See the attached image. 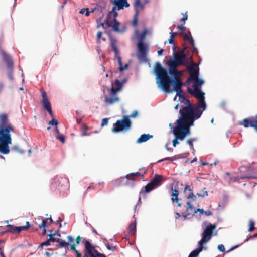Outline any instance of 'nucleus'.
Listing matches in <instances>:
<instances>
[{
	"label": "nucleus",
	"mask_w": 257,
	"mask_h": 257,
	"mask_svg": "<svg viewBox=\"0 0 257 257\" xmlns=\"http://www.w3.org/2000/svg\"><path fill=\"white\" fill-rule=\"evenodd\" d=\"M13 128L8 125V116L6 114L0 115V152L8 154L10 152L9 145L12 143L10 132Z\"/></svg>",
	"instance_id": "obj_1"
},
{
	"label": "nucleus",
	"mask_w": 257,
	"mask_h": 257,
	"mask_svg": "<svg viewBox=\"0 0 257 257\" xmlns=\"http://www.w3.org/2000/svg\"><path fill=\"white\" fill-rule=\"evenodd\" d=\"M197 99V104L196 106L192 105V107H184L180 109L179 112L188 116H191L194 119H199L203 112L206 109V104L205 101V93H190Z\"/></svg>",
	"instance_id": "obj_2"
},
{
	"label": "nucleus",
	"mask_w": 257,
	"mask_h": 257,
	"mask_svg": "<svg viewBox=\"0 0 257 257\" xmlns=\"http://www.w3.org/2000/svg\"><path fill=\"white\" fill-rule=\"evenodd\" d=\"M154 72L156 75V83L158 87L165 93L170 91V84H172V79L167 76V70L164 69L159 62L155 63Z\"/></svg>",
	"instance_id": "obj_3"
},
{
	"label": "nucleus",
	"mask_w": 257,
	"mask_h": 257,
	"mask_svg": "<svg viewBox=\"0 0 257 257\" xmlns=\"http://www.w3.org/2000/svg\"><path fill=\"white\" fill-rule=\"evenodd\" d=\"M196 119L191 116H188L180 113V116L176 121V125L174 127L180 136L184 139L185 137L190 135V127L193 125L194 121Z\"/></svg>",
	"instance_id": "obj_4"
},
{
	"label": "nucleus",
	"mask_w": 257,
	"mask_h": 257,
	"mask_svg": "<svg viewBox=\"0 0 257 257\" xmlns=\"http://www.w3.org/2000/svg\"><path fill=\"white\" fill-rule=\"evenodd\" d=\"M135 32L139 39L137 45L138 52L137 54V57L141 63L147 62L149 67H151L149 60L147 58V54L149 50L148 47L143 43V40L147 34V30L146 29L144 30L140 34H139L138 30H136Z\"/></svg>",
	"instance_id": "obj_5"
},
{
	"label": "nucleus",
	"mask_w": 257,
	"mask_h": 257,
	"mask_svg": "<svg viewBox=\"0 0 257 257\" xmlns=\"http://www.w3.org/2000/svg\"><path fill=\"white\" fill-rule=\"evenodd\" d=\"M131 127V122L127 115L124 116L122 119L118 120L113 124L112 132L115 133L120 132H126Z\"/></svg>",
	"instance_id": "obj_6"
},
{
	"label": "nucleus",
	"mask_w": 257,
	"mask_h": 257,
	"mask_svg": "<svg viewBox=\"0 0 257 257\" xmlns=\"http://www.w3.org/2000/svg\"><path fill=\"white\" fill-rule=\"evenodd\" d=\"M142 176L143 175L141 174L139 172L131 173L126 175L125 177H121L113 181V184L115 186H119L123 184V181L126 179L125 184L129 185L131 187L134 186V181L135 180V177Z\"/></svg>",
	"instance_id": "obj_7"
},
{
	"label": "nucleus",
	"mask_w": 257,
	"mask_h": 257,
	"mask_svg": "<svg viewBox=\"0 0 257 257\" xmlns=\"http://www.w3.org/2000/svg\"><path fill=\"white\" fill-rule=\"evenodd\" d=\"M111 47L115 54L114 58L117 60L118 64L119 65V70L120 72H122L123 70H126L128 68V64H125L124 66L122 65L121 57L119 54V50L117 47L116 41L115 40H111Z\"/></svg>",
	"instance_id": "obj_8"
},
{
	"label": "nucleus",
	"mask_w": 257,
	"mask_h": 257,
	"mask_svg": "<svg viewBox=\"0 0 257 257\" xmlns=\"http://www.w3.org/2000/svg\"><path fill=\"white\" fill-rule=\"evenodd\" d=\"M216 228V225L209 224L204 229L201 235V239L198 242V244H203L208 242L211 238L213 231Z\"/></svg>",
	"instance_id": "obj_9"
},
{
	"label": "nucleus",
	"mask_w": 257,
	"mask_h": 257,
	"mask_svg": "<svg viewBox=\"0 0 257 257\" xmlns=\"http://www.w3.org/2000/svg\"><path fill=\"white\" fill-rule=\"evenodd\" d=\"M162 179V176L155 174L154 177L145 187V192H149L159 186Z\"/></svg>",
	"instance_id": "obj_10"
},
{
	"label": "nucleus",
	"mask_w": 257,
	"mask_h": 257,
	"mask_svg": "<svg viewBox=\"0 0 257 257\" xmlns=\"http://www.w3.org/2000/svg\"><path fill=\"white\" fill-rule=\"evenodd\" d=\"M85 248L86 252L91 257H106L103 254L98 252L88 240L85 241Z\"/></svg>",
	"instance_id": "obj_11"
},
{
	"label": "nucleus",
	"mask_w": 257,
	"mask_h": 257,
	"mask_svg": "<svg viewBox=\"0 0 257 257\" xmlns=\"http://www.w3.org/2000/svg\"><path fill=\"white\" fill-rule=\"evenodd\" d=\"M104 98L105 102L107 105H111L119 101V97L117 96L116 92H115L114 88L112 84L110 89V95L107 96L104 95Z\"/></svg>",
	"instance_id": "obj_12"
},
{
	"label": "nucleus",
	"mask_w": 257,
	"mask_h": 257,
	"mask_svg": "<svg viewBox=\"0 0 257 257\" xmlns=\"http://www.w3.org/2000/svg\"><path fill=\"white\" fill-rule=\"evenodd\" d=\"M190 77L188 79L187 81L189 82L190 80H195L199 77V68L198 64L195 63L191 64L189 67Z\"/></svg>",
	"instance_id": "obj_13"
},
{
	"label": "nucleus",
	"mask_w": 257,
	"mask_h": 257,
	"mask_svg": "<svg viewBox=\"0 0 257 257\" xmlns=\"http://www.w3.org/2000/svg\"><path fill=\"white\" fill-rule=\"evenodd\" d=\"M190 81H194L197 82V84H194L192 85L193 90L190 88H188L187 91L189 93H204L201 90V86L204 83V81L202 79H199V77H197V79L195 80H190Z\"/></svg>",
	"instance_id": "obj_14"
},
{
	"label": "nucleus",
	"mask_w": 257,
	"mask_h": 257,
	"mask_svg": "<svg viewBox=\"0 0 257 257\" xmlns=\"http://www.w3.org/2000/svg\"><path fill=\"white\" fill-rule=\"evenodd\" d=\"M172 84L173 85L174 91L176 92V96L174 99L175 100L177 95L183 93L181 87L184 85V83L181 81L180 78H176L175 79H172Z\"/></svg>",
	"instance_id": "obj_15"
},
{
	"label": "nucleus",
	"mask_w": 257,
	"mask_h": 257,
	"mask_svg": "<svg viewBox=\"0 0 257 257\" xmlns=\"http://www.w3.org/2000/svg\"><path fill=\"white\" fill-rule=\"evenodd\" d=\"M102 25L103 26L107 25L109 27H112L114 31L119 33H122L124 31V30H120L119 29L120 23L117 21L116 19H113V22L107 19L105 21L104 23L102 24Z\"/></svg>",
	"instance_id": "obj_16"
},
{
	"label": "nucleus",
	"mask_w": 257,
	"mask_h": 257,
	"mask_svg": "<svg viewBox=\"0 0 257 257\" xmlns=\"http://www.w3.org/2000/svg\"><path fill=\"white\" fill-rule=\"evenodd\" d=\"M110 2L114 6L112 8V11L114 10L119 11L124 8V7H128L130 4L127 0H110Z\"/></svg>",
	"instance_id": "obj_17"
},
{
	"label": "nucleus",
	"mask_w": 257,
	"mask_h": 257,
	"mask_svg": "<svg viewBox=\"0 0 257 257\" xmlns=\"http://www.w3.org/2000/svg\"><path fill=\"white\" fill-rule=\"evenodd\" d=\"M167 64L168 66H172L176 68L180 65L187 66V62L181 61V60L179 59L176 56H174L173 59L168 61Z\"/></svg>",
	"instance_id": "obj_18"
},
{
	"label": "nucleus",
	"mask_w": 257,
	"mask_h": 257,
	"mask_svg": "<svg viewBox=\"0 0 257 257\" xmlns=\"http://www.w3.org/2000/svg\"><path fill=\"white\" fill-rule=\"evenodd\" d=\"M68 183V180L65 178H63L60 176H56L54 177L51 181V184L55 186L67 185Z\"/></svg>",
	"instance_id": "obj_19"
},
{
	"label": "nucleus",
	"mask_w": 257,
	"mask_h": 257,
	"mask_svg": "<svg viewBox=\"0 0 257 257\" xmlns=\"http://www.w3.org/2000/svg\"><path fill=\"white\" fill-rule=\"evenodd\" d=\"M169 74L173 77L172 79H175L176 78H179L180 75L182 74L181 71H179L177 69V68H174L172 66H168Z\"/></svg>",
	"instance_id": "obj_20"
},
{
	"label": "nucleus",
	"mask_w": 257,
	"mask_h": 257,
	"mask_svg": "<svg viewBox=\"0 0 257 257\" xmlns=\"http://www.w3.org/2000/svg\"><path fill=\"white\" fill-rule=\"evenodd\" d=\"M145 5L140 0H135L134 7L136 15H139V12L144 9Z\"/></svg>",
	"instance_id": "obj_21"
},
{
	"label": "nucleus",
	"mask_w": 257,
	"mask_h": 257,
	"mask_svg": "<svg viewBox=\"0 0 257 257\" xmlns=\"http://www.w3.org/2000/svg\"><path fill=\"white\" fill-rule=\"evenodd\" d=\"M42 103L44 109L47 110L51 108V104L47 98L46 93L44 91H42Z\"/></svg>",
	"instance_id": "obj_22"
},
{
	"label": "nucleus",
	"mask_w": 257,
	"mask_h": 257,
	"mask_svg": "<svg viewBox=\"0 0 257 257\" xmlns=\"http://www.w3.org/2000/svg\"><path fill=\"white\" fill-rule=\"evenodd\" d=\"M186 49V47L184 48V50L174 52L173 53V56H176L179 59L181 60V61L186 62L185 60L186 58V54L184 52Z\"/></svg>",
	"instance_id": "obj_23"
},
{
	"label": "nucleus",
	"mask_w": 257,
	"mask_h": 257,
	"mask_svg": "<svg viewBox=\"0 0 257 257\" xmlns=\"http://www.w3.org/2000/svg\"><path fill=\"white\" fill-rule=\"evenodd\" d=\"M172 133L175 136V138L172 140V144L173 147H175L179 143L178 140L182 141L183 139L180 136L178 132L176 131V130L173 128Z\"/></svg>",
	"instance_id": "obj_24"
},
{
	"label": "nucleus",
	"mask_w": 257,
	"mask_h": 257,
	"mask_svg": "<svg viewBox=\"0 0 257 257\" xmlns=\"http://www.w3.org/2000/svg\"><path fill=\"white\" fill-rule=\"evenodd\" d=\"M8 231L12 232L13 233L14 232H18L19 233L21 232L22 230L27 229V227H23V226H20V227H17V226H14L11 225H8Z\"/></svg>",
	"instance_id": "obj_25"
},
{
	"label": "nucleus",
	"mask_w": 257,
	"mask_h": 257,
	"mask_svg": "<svg viewBox=\"0 0 257 257\" xmlns=\"http://www.w3.org/2000/svg\"><path fill=\"white\" fill-rule=\"evenodd\" d=\"M179 97V100L181 103H184L186 106L185 107H192V104L190 102V100L187 98H186L182 94H180L179 95H177Z\"/></svg>",
	"instance_id": "obj_26"
},
{
	"label": "nucleus",
	"mask_w": 257,
	"mask_h": 257,
	"mask_svg": "<svg viewBox=\"0 0 257 257\" xmlns=\"http://www.w3.org/2000/svg\"><path fill=\"white\" fill-rule=\"evenodd\" d=\"M199 246L190 252L188 257H198L200 252L202 251L203 244H198Z\"/></svg>",
	"instance_id": "obj_27"
},
{
	"label": "nucleus",
	"mask_w": 257,
	"mask_h": 257,
	"mask_svg": "<svg viewBox=\"0 0 257 257\" xmlns=\"http://www.w3.org/2000/svg\"><path fill=\"white\" fill-rule=\"evenodd\" d=\"M153 137L152 135H151L150 134H143L141 135V136L137 140L136 142L137 143H141L143 142H145L150 139L152 138Z\"/></svg>",
	"instance_id": "obj_28"
},
{
	"label": "nucleus",
	"mask_w": 257,
	"mask_h": 257,
	"mask_svg": "<svg viewBox=\"0 0 257 257\" xmlns=\"http://www.w3.org/2000/svg\"><path fill=\"white\" fill-rule=\"evenodd\" d=\"M257 121H249L247 119H244L243 120V126L245 127H248L249 126L255 128L256 131V125L257 123H256Z\"/></svg>",
	"instance_id": "obj_29"
},
{
	"label": "nucleus",
	"mask_w": 257,
	"mask_h": 257,
	"mask_svg": "<svg viewBox=\"0 0 257 257\" xmlns=\"http://www.w3.org/2000/svg\"><path fill=\"white\" fill-rule=\"evenodd\" d=\"M186 204L188 205V207L186 208V211L188 213H190V214L193 215L195 213H194V211L196 210L193 205L191 204L190 201H187Z\"/></svg>",
	"instance_id": "obj_30"
},
{
	"label": "nucleus",
	"mask_w": 257,
	"mask_h": 257,
	"mask_svg": "<svg viewBox=\"0 0 257 257\" xmlns=\"http://www.w3.org/2000/svg\"><path fill=\"white\" fill-rule=\"evenodd\" d=\"M47 227V219H42V223L39 225L40 228L43 229V232H42V235H45L46 233V227Z\"/></svg>",
	"instance_id": "obj_31"
},
{
	"label": "nucleus",
	"mask_w": 257,
	"mask_h": 257,
	"mask_svg": "<svg viewBox=\"0 0 257 257\" xmlns=\"http://www.w3.org/2000/svg\"><path fill=\"white\" fill-rule=\"evenodd\" d=\"M56 242L58 243V247L60 248L68 246L69 242H66L61 239H58Z\"/></svg>",
	"instance_id": "obj_32"
},
{
	"label": "nucleus",
	"mask_w": 257,
	"mask_h": 257,
	"mask_svg": "<svg viewBox=\"0 0 257 257\" xmlns=\"http://www.w3.org/2000/svg\"><path fill=\"white\" fill-rule=\"evenodd\" d=\"M114 85L116 87V88H114L115 92L116 93L120 91L123 87L122 83H121V82L118 80H116L115 81Z\"/></svg>",
	"instance_id": "obj_33"
},
{
	"label": "nucleus",
	"mask_w": 257,
	"mask_h": 257,
	"mask_svg": "<svg viewBox=\"0 0 257 257\" xmlns=\"http://www.w3.org/2000/svg\"><path fill=\"white\" fill-rule=\"evenodd\" d=\"M189 35L188 34H185L184 35V38L186 40L189 41V44H193V42H194L192 37L191 36V33L189 31Z\"/></svg>",
	"instance_id": "obj_34"
},
{
	"label": "nucleus",
	"mask_w": 257,
	"mask_h": 257,
	"mask_svg": "<svg viewBox=\"0 0 257 257\" xmlns=\"http://www.w3.org/2000/svg\"><path fill=\"white\" fill-rule=\"evenodd\" d=\"M128 229L130 232L131 233L134 232L136 230V222H132L128 226Z\"/></svg>",
	"instance_id": "obj_35"
},
{
	"label": "nucleus",
	"mask_w": 257,
	"mask_h": 257,
	"mask_svg": "<svg viewBox=\"0 0 257 257\" xmlns=\"http://www.w3.org/2000/svg\"><path fill=\"white\" fill-rule=\"evenodd\" d=\"M249 170L253 171L257 174V163H253L252 166L249 167Z\"/></svg>",
	"instance_id": "obj_36"
},
{
	"label": "nucleus",
	"mask_w": 257,
	"mask_h": 257,
	"mask_svg": "<svg viewBox=\"0 0 257 257\" xmlns=\"http://www.w3.org/2000/svg\"><path fill=\"white\" fill-rule=\"evenodd\" d=\"M254 222L252 220H249V228L248 231L249 232L252 231L254 229Z\"/></svg>",
	"instance_id": "obj_37"
},
{
	"label": "nucleus",
	"mask_w": 257,
	"mask_h": 257,
	"mask_svg": "<svg viewBox=\"0 0 257 257\" xmlns=\"http://www.w3.org/2000/svg\"><path fill=\"white\" fill-rule=\"evenodd\" d=\"M170 34H171V36L169 39V43L170 44H172L174 45V38L175 34L172 32V31H171L170 32Z\"/></svg>",
	"instance_id": "obj_38"
},
{
	"label": "nucleus",
	"mask_w": 257,
	"mask_h": 257,
	"mask_svg": "<svg viewBox=\"0 0 257 257\" xmlns=\"http://www.w3.org/2000/svg\"><path fill=\"white\" fill-rule=\"evenodd\" d=\"M56 138L60 141L62 143H64L65 142V137L63 135H57L56 136Z\"/></svg>",
	"instance_id": "obj_39"
},
{
	"label": "nucleus",
	"mask_w": 257,
	"mask_h": 257,
	"mask_svg": "<svg viewBox=\"0 0 257 257\" xmlns=\"http://www.w3.org/2000/svg\"><path fill=\"white\" fill-rule=\"evenodd\" d=\"M105 246L106 247V248L108 249V250H111V251H114L116 250V247L114 246H113V245H111L108 243H106L105 244Z\"/></svg>",
	"instance_id": "obj_40"
},
{
	"label": "nucleus",
	"mask_w": 257,
	"mask_h": 257,
	"mask_svg": "<svg viewBox=\"0 0 257 257\" xmlns=\"http://www.w3.org/2000/svg\"><path fill=\"white\" fill-rule=\"evenodd\" d=\"M138 16V15H136V14H135L134 15V19L132 22V25L134 26H136L137 25Z\"/></svg>",
	"instance_id": "obj_41"
},
{
	"label": "nucleus",
	"mask_w": 257,
	"mask_h": 257,
	"mask_svg": "<svg viewBox=\"0 0 257 257\" xmlns=\"http://www.w3.org/2000/svg\"><path fill=\"white\" fill-rule=\"evenodd\" d=\"M187 144H188L190 146V148L192 150H194V146L193 142L190 140V139H188L186 141Z\"/></svg>",
	"instance_id": "obj_42"
},
{
	"label": "nucleus",
	"mask_w": 257,
	"mask_h": 257,
	"mask_svg": "<svg viewBox=\"0 0 257 257\" xmlns=\"http://www.w3.org/2000/svg\"><path fill=\"white\" fill-rule=\"evenodd\" d=\"M48 236H49V240H50V241H52L53 242L56 241L55 238V236H56V234H50L48 235Z\"/></svg>",
	"instance_id": "obj_43"
},
{
	"label": "nucleus",
	"mask_w": 257,
	"mask_h": 257,
	"mask_svg": "<svg viewBox=\"0 0 257 257\" xmlns=\"http://www.w3.org/2000/svg\"><path fill=\"white\" fill-rule=\"evenodd\" d=\"M196 195L198 197H203L204 196H208V192L206 190H203V194H201L200 193H197Z\"/></svg>",
	"instance_id": "obj_44"
},
{
	"label": "nucleus",
	"mask_w": 257,
	"mask_h": 257,
	"mask_svg": "<svg viewBox=\"0 0 257 257\" xmlns=\"http://www.w3.org/2000/svg\"><path fill=\"white\" fill-rule=\"evenodd\" d=\"M48 123L49 125L56 126L58 124V122L57 120H55V119L53 118L51 120H50L49 122Z\"/></svg>",
	"instance_id": "obj_45"
},
{
	"label": "nucleus",
	"mask_w": 257,
	"mask_h": 257,
	"mask_svg": "<svg viewBox=\"0 0 257 257\" xmlns=\"http://www.w3.org/2000/svg\"><path fill=\"white\" fill-rule=\"evenodd\" d=\"M68 247V248H70L71 250L74 251V252H75L76 250H77L76 249V245L74 244H69V245Z\"/></svg>",
	"instance_id": "obj_46"
},
{
	"label": "nucleus",
	"mask_w": 257,
	"mask_h": 257,
	"mask_svg": "<svg viewBox=\"0 0 257 257\" xmlns=\"http://www.w3.org/2000/svg\"><path fill=\"white\" fill-rule=\"evenodd\" d=\"M13 149L16 150L17 151H18L20 154H23L24 153V151L22 150V149H20L18 146H15L13 147Z\"/></svg>",
	"instance_id": "obj_47"
},
{
	"label": "nucleus",
	"mask_w": 257,
	"mask_h": 257,
	"mask_svg": "<svg viewBox=\"0 0 257 257\" xmlns=\"http://www.w3.org/2000/svg\"><path fill=\"white\" fill-rule=\"evenodd\" d=\"M178 193H172L171 196L175 197V198H173L172 199L173 202H174L175 201H176V202L178 201Z\"/></svg>",
	"instance_id": "obj_48"
},
{
	"label": "nucleus",
	"mask_w": 257,
	"mask_h": 257,
	"mask_svg": "<svg viewBox=\"0 0 257 257\" xmlns=\"http://www.w3.org/2000/svg\"><path fill=\"white\" fill-rule=\"evenodd\" d=\"M108 118H103L102 120V122H101V125L102 126H103L104 125H106L108 124Z\"/></svg>",
	"instance_id": "obj_49"
},
{
	"label": "nucleus",
	"mask_w": 257,
	"mask_h": 257,
	"mask_svg": "<svg viewBox=\"0 0 257 257\" xmlns=\"http://www.w3.org/2000/svg\"><path fill=\"white\" fill-rule=\"evenodd\" d=\"M50 245V240L48 239L41 244V246L42 247L44 246H49Z\"/></svg>",
	"instance_id": "obj_50"
},
{
	"label": "nucleus",
	"mask_w": 257,
	"mask_h": 257,
	"mask_svg": "<svg viewBox=\"0 0 257 257\" xmlns=\"http://www.w3.org/2000/svg\"><path fill=\"white\" fill-rule=\"evenodd\" d=\"M218 249L221 252L225 251V248L223 244H219L217 246Z\"/></svg>",
	"instance_id": "obj_51"
},
{
	"label": "nucleus",
	"mask_w": 257,
	"mask_h": 257,
	"mask_svg": "<svg viewBox=\"0 0 257 257\" xmlns=\"http://www.w3.org/2000/svg\"><path fill=\"white\" fill-rule=\"evenodd\" d=\"M138 113L137 112V111L136 110H134L132 113L131 114L128 116H129V118L130 117H131V118H135V117H136L137 116H138Z\"/></svg>",
	"instance_id": "obj_52"
},
{
	"label": "nucleus",
	"mask_w": 257,
	"mask_h": 257,
	"mask_svg": "<svg viewBox=\"0 0 257 257\" xmlns=\"http://www.w3.org/2000/svg\"><path fill=\"white\" fill-rule=\"evenodd\" d=\"M185 23H184L183 24H182L181 25H178L177 26V28L180 30V31H181L182 32L184 31L186 29V27H184L183 25H184Z\"/></svg>",
	"instance_id": "obj_53"
},
{
	"label": "nucleus",
	"mask_w": 257,
	"mask_h": 257,
	"mask_svg": "<svg viewBox=\"0 0 257 257\" xmlns=\"http://www.w3.org/2000/svg\"><path fill=\"white\" fill-rule=\"evenodd\" d=\"M182 216L183 217V220H185L187 218V216L190 215V213H188L186 211V212H183L182 213Z\"/></svg>",
	"instance_id": "obj_54"
},
{
	"label": "nucleus",
	"mask_w": 257,
	"mask_h": 257,
	"mask_svg": "<svg viewBox=\"0 0 257 257\" xmlns=\"http://www.w3.org/2000/svg\"><path fill=\"white\" fill-rule=\"evenodd\" d=\"M190 45L192 46V47L193 48V53H198V49L195 46L194 42H193V44H190Z\"/></svg>",
	"instance_id": "obj_55"
},
{
	"label": "nucleus",
	"mask_w": 257,
	"mask_h": 257,
	"mask_svg": "<svg viewBox=\"0 0 257 257\" xmlns=\"http://www.w3.org/2000/svg\"><path fill=\"white\" fill-rule=\"evenodd\" d=\"M166 160L173 161L174 159H173V157H166L163 159L159 160L158 162H162L163 161H166Z\"/></svg>",
	"instance_id": "obj_56"
},
{
	"label": "nucleus",
	"mask_w": 257,
	"mask_h": 257,
	"mask_svg": "<svg viewBox=\"0 0 257 257\" xmlns=\"http://www.w3.org/2000/svg\"><path fill=\"white\" fill-rule=\"evenodd\" d=\"M82 239H83V238L81 236H77L76 239V244L78 245V244H80V243Z\"/></svg>",
	"instance_id": "obj_57"
},
{
	"label": "nucleus",
	"mask_w": 257,
	"mask_h": 257,
	"mask_svg": "<svg viewBox=\"0 0 257 257\" xmlns=\"http://www.w3.org/2000/svg\"><path fill=\"white\" fill-rule=\"evenodd\" d=\"M84 128L85 130H84L83 132H82L81 136H89L90 134H88L86 132L87 127L86 126H84Z\"/></svg>",
	"instance_id": "obj_58"
},
{
	"label": "nucleus",
	"mask_w": 257,
	"mask_h": 257,
	"mask_svg": "<svg viewBox=\"0 0 257 257\" xmlns=\"http://www.w3.org/2000/svg\"><path fill=\"white\" fill-rule=\"evenodd\" d=\"M188 198L192 199L193 200H195L196 198L195 195H194L193 193L189 194Z\"/></svg>",
	"instance_id": "obj_59"
},
{
	"label": "nucleus",
	"mask_w": 257,
	"mask_h": 257,
	"mask_svg": "<svg viewBox=\"0 0 257 257\" xmlns=\"http://www.w3.org/2000/svg\"><path fill=\"white\" fill-rule=\"evenodd\" d=\"M198 212H199L201 214H203L204 210L203 209H196V210L194 211V213H196Z\"/></svg>",
	"instance_id": "obj_60"
},
{
	"label": "nucleus",
	"mask_w": 257,
	"mask_h": 257,
	"mask_svg": "<svg viewBox=\"0 0 257 257\" xmlns=\"http://www.w3.org/2000/svg\"><path fill=\"white\" fill-rule=\"evenodd\" d=\"M67 238L69 242L72 243L74 240L73 237L71 236H68Z\"/></svg>",
	"instance_id": "obj_61"
},
{
	"label": "nucleus",
	"mask_w": 257,
	"mask_h": 257,
	"mask_svg": "<svg viewBox=\"0 0 257 257\" xmlns=\"http://www.w3.org/2000/svg\"><path fill=\"white\" fill-rule=\"evenodd\" d=\"M203 214L206 216H210L212 215V212L210 210L204 211Z\"/></svg>",
	"instance_id": "obj_62"
},
{
	"label": "nucleus",
	"mask_w": 257,
	"mask_h": 257,
	"mask_svg": "<svg viewBox=\"0 0 257 257\" xmlns=\"http://www.w3.org/2000/svg\"><path fill=\"white\" fill-rule=\"evenodd\" d=\"M102 34V33L100 31H99L97 32V39H100L101 38Z\"/></svg>",
	"instance_id": "obj_63"
},
{
	"label": "nucleus",
	"mask_w": 257,
	"mask_h": 257,
	"mask_svg": "<svg viewBox=\"0 0 257 257\" xmlns=\"http://www.w3.org/2000/svg\"><path fill=\"white\" fill-rule=\"evenodd\" d=\"M48 113L50 114V115L52 116V117H53V112H52V108H50L47 110H46Z\"/></svg>",
	"instance_id": "obj_64"
}]
</instances>
